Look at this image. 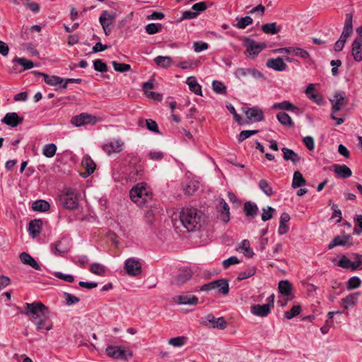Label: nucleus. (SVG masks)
I'll use <instances>...</instances> for the list:
<instances>
[{"instance_id":"nucleus-15","label":"nucleus","mask_w":362,"mask_h":362,"mask_svg":"<svg viewBox=\"0 0 362 362\" xmlns=\"http://www.w3.org/2000/svg\"><path fill=\"white\" fill-rule=\"evenodd\" d=\"M351 236L350 235H344L342 236H336L328 245V249L331 250L336 246H351Z\"/></svg>"},{"instance_id":"nucleus-35","label":"nucleus","mask_w":362,"mask_h":362,"mask_svg":"<svg viewBox=\"0 0 362 362\" xmlns=\"http://www.w3.org/2000/svg\"><path fill=\"white\" fill-rule=\"evenodd\" d=\"M272 109L274 110H287V111H298L299 109L298 107L290 103L289 101L284 100L281 103H276L272 105Z\"/></svg>"},{"instance_id":"nucleus-23","label":"nucleus","mask_w":362,"mask_h":362,"mask_svg":"<svg viewBox=\"0 0 362 362\" xmlns=\"http://www.w3.org/2000/svg\"><path fill=\"white\" fill-rule=\"evenodd\" d=\"M243 212L245 213L247 219L251 220L256 217L259 209L257 205L251 201H247L243 206Z\"/></svg>"},{"instance_id":"nucleus-44","label":"nucleus","mask_w":362,"mask_h":362,"mask_svg":"<svg viewBox=\"0 0 362 362\" xmlns=\"http://www.w3.org/2000/svg\"><path fill=\"white\" fill-rule=\"evenodd\" d=\"M57 151V146L54 144H45L42 149V154L47 158H52Z\"/></svg>"},{"instance_id":"nucleus-11","label":"nucleus","mask_w":362,"mask_h":362,"mask_svg":"<svg viewBox=\"0 0 362 362\" xmlns=\"http://www.w3.org/2000/svg\"><path fill=\"white\" fill-rule=\"evenodd\" d=\"M234 75L238 78H243L247 76H250L255 79L264 80V75L257 69L254 68H238Z\"/></svg>"},{"instance_id":"nucleus-38","label":"nucleus","mask_w":362,"mask_h":362,"mask_svg":"<svg viewBox=\"0 0 362 362\" xmlns=\"http://www.w3.org/2000/svg\"><path fill=\"white\" fill-rule=\"evenodd\" d=\"M44 81L49 86H59L58 88H59L64 83V78L59 76L48 74L44 75Z\"/></svg>"},{"instance_id":"nucleus-55","label":"nucleus","mask_w":362,"mask_h":362,"mask_svg":"<svg viewBox=\"0 0 362 362\" xmlns=\"http://www.w3.org/2000/svg\"><path fill=\"white\" fill-rule=\"evenodd\" d=\"M361 281L358 276H352L347 281V289L352 290L354 288H357L361 286Z\"/></svg>"},{"instance_id":"nucleus-3","label":"nucleus","mask_w":362,"mask_h":362,"mask_svg":"<svg viewBox=\"0 0 362 362\" xmlns=\"http://www.w3.org/2000/svg\"><path fill=\"white\" fill-rule=\"evenodd\" d=\"M152 194L147 189V184L140 182L132 188L129 192V197L132 202L143 206L148 199H151Z\"/></svg>"},{"instance_id":"nucleus-29","label":"nucleus","mask_w":362,"mask_h":362,"mask_svg":"<svg viewBox=\"0 0 362 362\" xmlns=\"http://www.w3.org/2000/svg\"><path fill=\"white\" fill-rule=\"evenodd\" d=\"M42 221L40 219H34L30 221L28 231L33 238H35L41 233Z\"/></svg>"},{"instance_id":"nucleus-51","label":"nucleus","mask_w":362,"mask_h":362,"mask_svg":"<svg viewBox=\"0 0 362 362\" xmlns=\"http://www.w3.org/2000/svg\"><path fill=\"white\" fill-rule=\"evenodd\" d=\"M301 311V307L300 305H293L291 310L284 312V317L287 320H291L293 317L300 314Z\"/></svg>"},{"instance_id":"nucleus-57","label":"nucleus","mask_w":362,"mask_h":362,"mask_svg":"<svg viewBox=\"0 0 362 362\" xmlns=\"http://www.w3.org/2000/svg\"><path fill=\"white\" fill-rule=\"evenodd\" d=\"M252 18L250 16L242 17L238 19L237 27L240 29H245L247 25L252 23Z\"/></svg>"},{"instance_id":"nucleus-32","label":"nucleus","mask_w":362,"mask_h":362,"mask_svg":"<svg viewBox=\"0 0 362 362\" xmlns=\"http://www.w3.org/2000/svg\"><path fill=\"white\" fill-rule=\"evenodd\" d=\"M192 272L190 269H184L180 272L174 280V284L177 286L184 284L187 281L192 278Z\"/></svg>"},{"instance_id":"nucleus-43","label":"nucleus","mask_w":362,"mask_h":362,"mask_svg":"<svg viewBox=\"0 0 362 362\" xmlns=\"http://www.w3.org/2000/svg\"><path fill=\"white\" fill-rule=\"evenodd\" d=\"M258 186L262 192L267 196L270 197L274 194L272 187L266 180H260Z\"/></svg>"},{"instance_id":"nucleus-18","label":"nucleus","mask_w":362,"mask_h":362,"mask_svg":"<svg viewBox=\"0 0 362 362\" xmlns=\"http://www.w3.org/2000/svg\"><path fill=\"white\" fill-rule=\"evenodd\" d=\"M245 113L252 122H260L264 119L263 112L257 107H248L245 110Z\"/></svg>"},{"instance_id":"nucleus-28","label":"nucleus","mask_w":362,"mask_h":362,"mask_svg":"<svg viewBox=\"0 0 362 362\" xmlns=\"http://www.w3.org/2000/svg\"><path fill=\"white\" fill-rule=\"evenodd\" d=\"M20 259L22 263L27 264L33 267V269L40 271L41 267L37 262V261L28 253L23 252L20 254Z\"/></svg>"},{"instance_id":"nucleus-36","label":"nucleus","mask_w":362,"mask_h":362,"mask_svg":"<svg viewBox=\"0 0 362 362\" xmlns=\"http://www.w3.org/2000/svg\"><path fill=\"white\" fill-rule=\"evenodd\" d=\"M177 301L179 304L194 305L198 303L199 299L194 295L178 296Z\"/></svg>"},{"instance_id":"nucleus-34","label":"nucleus","mask_w":362,"mask_h":362,"mask_svg":"<svg viewBox=\"0 0 362 362\" xmlns=\"http://www.w3.org/2000/svg\"><path fill=\"white\" fill-rule=\"evenodd\" d=\"M31 208L35 211L45 212L49 209L50 204L46 200L38 199L33 202Z\"/></svg>"},{"instance_id":"nucleus-6","label":"nucleus","mask_w":362,"mask_h":362,"mask_svg":"<svg viewBox=\"0 0 362 362\" xmlns=\"http://www.w3.org/2000/svg\"><path fill=\"white\" fill-rule=\"evenodd\" d=\"M59 202L65 209L69 210H74L78 206V197L71 189H66L59 196Z\"/></svg>"},{"instance_id":"nucleus-20","label":"nucleus","mask_w":362,"mask_h":362,"mask_svg":"<svg viewBox=\"0 0 362 362\" xmlns=\"http://www.w3.org/2000/svg\"><path fill=\"white\" fill-rule=\"evenodd\" d=\"M250 312L258 317H267L271 313L270 303L253 305L251 306Z\"/></svg>"},{"instance_id":"nucleus-41","label":"nucleus","mask_w":362,"mask_h":362,"mask_svg":"<svg viewBox=\"0 0 362 362\" xmlns=\"http://www.w3.org/2000/svg\"><path fill=\"white\" fill-rule=\"evenodd\" d=\"M278 121L284 126H288L289 127H293L294 123L292 121L291 117L284 112H280L276 115Z\"/></svg>"},{"instance_id":"nucleus-59","label":"nucleus","mask_w":362,"mask_h":362,"mask_svg":"<svg viewBox=\"0 0 362 362\" xmlns=\"http://www.w3.org/2000/svg\"><path fill=\"white\" fill-rule=\"evenodd\" d=\"M187 341V337H177L174 338H171L168 344L175 346V347H180L182 346L185 344Z\"/></svg>"},{"instance_id":"nucleus-8","label":"nucleus","mask_w":362,"mask_h":362,"mask_svg":"<svg viewBox=\"0 0 362 362\" xmlns=\"http://www.w3.org/2000/svg\"><path fill=\"white\" fill-rule=\"evenodd\" d=\"M332 104V112L335 113L341 110L343 107L348 105L349 100L345 92L342 90H337L334 92L333 98L329 100Z\"/></svg>"},{"instance_id":"nucleus-14","label":"nucleus","mask_w":362,"mask_h":362,"mask_svg":"<svg viewBox=\"0 0 362 362\" xmlns=\"http://www.w3.org/2000/svg\"><path fill=\"white\" fill-rule=\"evenodd\" d=\"M353 33V15L346 13L343 31L339 37V40L346 42L347 38Z\"/></svg>"},{"instance_id":"nucleus-22","label":"nucleus","mask_w":362,"mask_h":362,"mask_svg":"<svg viewBox=\"0 0 362 362\" xmlns=\"http://www.w3.org/2000/svg\"><path fill=\"white\" fill-rule=\"evenodd\" d=\"M352 55L356 62L362 61V37H356L352 42Z\"/></svg>"},{"instance_id":"nucleus-60","label":"nucleus","mask_w":362,"mask_h":362,"mask_svg":"<svg viewBox=\"0 0 362 362\" xmlns=\"http://www.w3.org/2000/svg\"><path fill=\"white\" fill-rule=\"evenodd\" d=\"M329 205H331L332 209L333 211L332 218H336L337 217V218H338L337 220V223L341 222V221L342 220L341 211L338 208L337 204H334V203L332 204V201L330 200L329 202Z\"/></svg>"},{"instance_id":"nucleus-7","label":"nucleus","mask_w":362,"mask_h":362,"mask_svg":"<svg viewBox=\"0 0 362 362\" xmlns=\"http://www.w3.org/2000/svg\"><path fill=\"white\" fill-rule=\"evenodd\" d=\"M243 45L246 47L245 54L248 57H254L266 47L265 43H257L248 37H244Z\"/></svg>"},{"instance_id":"nucleus-13","label":"nucleus","mask_w":362,"mask_h":362,"mask_svg":"<svg viewBox=\"0 0 362 362\" xmlns=\"http://www.w3.org/2000/svg\"><path fill=\"white\" fill-rule=\"evenodd\" d=\"M202 324L206 326L211 325L213 328H219L221 329H224L227 326V322L223 317L216 318L212 314H209L202 319Z\"/></svg>"},{"instance_id":"nucleus-45","label":"nucleus","mask_w":362,"mask_h":362,"mask_svg":"<svg viewBox=\"0 0 362 362\" xmlns=\"http://www.w3.org/2000/svg\"><path fill=\"white\" fill-rule=\"evenodd\" d=\"M62 240H57L53 245H52V251L54 255L60 256L67 252L66 247H62Z\"/></svg>"},{"instance_id":"nucleus-16","label":"nucleus","mask_w":362,"mask_h":362,"mask_svg":"<svg viewBox=\"0 0 362 362\" xmlns=\"http://www.w3.org/2000/svg\"><path fill=\"white\" fill-rule=\"evenodd\" d=\"M1 122L11 127H16L23 122V117H19L16 112H8Z\"/></svg>"},{"instance_id":"nucleus-4","label":"nucleus","mask_w":362,"mask_h":362,"mask_svg":"<svg viewBox=\"0 0 362 362\" xmlns=\"http://www.w3.org/2000/svg\"><path fill=\"white\" fill-rule=\"evenodd\" d=\"M141 158L137 153L131 152L127 154L124 158V163L128 165L132 170L129 173L131 179H140L144 174V168L140 164Z\"/></svg>"},{"instance_id":"nucleus-12","label":"nucleus","mask_w":362,"mask_h":362,"mask_svg":"<svg viewBox=\"0 0 362 362\" xmlns=\"http://www.w3.org/2000/svg\"><path fill=\"white\" fill-rule=\"evenodd\" d=\"M95 122L96 117L86 112L74 116L71 119V123L76 127H81L85 124H94Z\"/></svg>"},{"instance_id":"nucleus-53","label":"nucleus","mask_w":362,"mask_h":362,"mask_svg":"<svg viewBox=\"0 0 362 362\" xmlns=\"http://www.w3.org/2000/svg\"><path fill=\"white\" fill-rule=\"evenodd\" d=\"M259 130H243L238 136V141L239 143H241L251 136L257 134Z\"/></svg>"},{"instance_id":"nucleus-61","label":"nucleus","mask_w":362,"mask_h":362,"mask_svg":"<svg viewBox=\"0 0 362 362\" xmlns=\"http://www.w3.org/2000/svg\"><path fill=\"white\" fill-rule=\"evenodd\" d=\"M90 271L97 275H103L105 273V267L97 262L93 263L90 267Z\"/></svg>"},{"instance_id":"nucleus-5","label":"nucleus","mask_w":362,"mask_h":362,"mask_svg":"<svg viewBox=\"0 0 362 362\" xmlns=\"http://www.w3.org/2000/svg\"><path fill=\"white\" fill-rule=\"evenodd\" d=\"M218 289V293L226 296L229 293V284L227 279H220L212 281L202 286L200 291H209L214 289Z\"/></svg>"},{"instance_id":"nucleus-63","label":"nucleus","mask_w":362,"mask_h":362,"mask_svg":"<svg viewBox=\"0 0 362 362\" xmlns=\"http://www.w3.org/2000/svg\"><path fill=\"white\" fill-rule=\"evenodd\" d=\"M146 128L151 132L160 134L158 124L156 121L152 119H146Z\"/></svg>"},{"instance_id":"nucleus-24","label":"nucleus","mask_w":362,"mask_h":362,"mask_svg":"<svg viewBox=\"0 0 362 362\" xmlns=\"http://www.w3.org/2000/svg\"><path fill=\"white\" fill-rule=\"evenodd\" d=\"M305 93L309 99H310L317 105H323L324 98L322 95L318 94L315 92L314 85L313 83H310L307 86Z\"/></svg>"},{"instance_id":"nucleus-31","label":"nucleus","mask_w":362,"mask_h":362,"mask_svg":"<svg viewBox=\"0 0 362 362\" xmlns=\"http://www.w3.org/2000/svg\"><path fill=\"white\" fill-rule=\"evenodd\" d=\"M189 90L197 95H202V86L198 83L196 77L189 76L186 80Z\"/></svg>"},{"instance_id":"nucleus-2","label":"nucleus","mask_w":362,"mask_h":362,"mask_svg":"<svg viewBox=\"0 0 362 362\" xmlns=\"http://www.w3.org/2000/svg\"><path fill=\"white\" fill-rule=\"evenodd\" d=\"M181 224L188 232L195 231L201 227L202 216L194 207H185L179 214Z\"/></svg>"},{"instance_id":"nucleus-37","label":"nucleus","mask_w":362,"mask_h":362,"mask_svg":"<svg viewBox=\"0 0 362 362\" xmlns=\"http://www.w3.org/2000/svg\"><path fill=\"white\" fill-rule=\"evenodd\" d=\"M292 284L288 280H281L279 282L278 289L279 292L284 296H288L291 293Z\"/></svg>"},{"instance_id":"nucleus-39","label":"nucleus","mask_w":362,"mask_h":362,"mask_svg":"<svg viewBox=\"0 0 362 362\" xmlns=\"http://www.w3.org/2000/svg\"><path fill=\"white\" fill-rule=\"evenodd\" d=\"M154 62L157 66L167 69L172 65L173 60L172 58L169 56H158L154 59Z\"/></svg>"},{"instance_id":"nucleus-9","label":"nucleus","mask_w":362,"mask_h":362,"mask_svg":"<svg viewBox=\"0 0 362 362\" xmlns=\"http://www.w3.org/2000/svg\"><path fill=\"white\" fill-rule=\"evenodd\" d=\"M124 269L127 275L136 276L141 274L142 267L141 262L135 257H129L124 262Z\"/></svg>"},{"instance_id":"nucleus-42","label":"nucleus","mask_w":362,"mask_h":362,"mask_svg":"<svg viewBox=\"0 0 362 362\" xmlns=\"http://www.w3.org/2000/svg\"><path fill=\"white\" fill-rule=\"evenodd\" d=\"M262 30L267 34L274 35L281 30V26H277L276 23H265L262 25Z\"/></svg>"},{"instance_id":"nucleus-52","label":"nucleus","mask_w":362,"mask_h":362,"mask_svg":"<svg viewBox=\"0 0 362 362\" xmlns=\"http://www.w3.org/2000/svg\"><path fill=\"white\" fill-rule=\"evenodd\" d=\"M240 247L244 250V255L247 257H252L255 255L252 250L250 247V241L248 240H243L241 242Z\"/></svg>"},{"instance_id":"nucleus-33","label":"nucleus","mask_w":362,"mask_h":362,"mask_svg":"<svg viewBox=\"0 0 362 362\" xmlns=\"http://www.w3.org/2000/svg\"><path fill=\"white\" fill-rule=\"evenodd\" d=\"M117 14L115 12L105 10L99 17L100 23L111 25L115 20Z\"/></svg>"},{"instance_id":"nucleus-21","label":"nucleus","mask_w":362,"mask_h":362,"mask_svg":"<svg viewBox=\"0 0 362 362\" xmlns=\"http://www.w3.org/2000/svg\"><path fill=\"white\" fill-rule=\"evenodd\" d=\"M81 165L86 170V172L83 174V177H87L93 174L96 168L95 163L88 155L83 157Z\"/></svg>"},{"instance_id":"nucleus-25","label":"nucleus","mask_w":362,"mask_h":362,"mask_svg":"<svg viewBox=\"0 0 362 362\" xmlns=\"http://www.w3.org/2000/svg\"><path fill=\"white\" fill-rule=\"evenodd\" d=\"M281 151L284 160H291L293 165H297L301 160V157L292 149L284 147Z\"/></svg>"},{"instance_id":"nucleus-47","label":"nucleus","mask_w":362,"mask_h":362,"mask_svg":"<svg viewBox=\"0 0 362 362\" xmlns=\"http://www.w3.org/2000/svg\"><path fill=\"white\" fill-rule=\"evenodd\" d=\"M220 207L221 208V211H222V220L223 221H224L225 223H227L230 220V212H229V206L228 205V204L225 202L224 199H221V201L220 202Z\"/></svg>"},{"instance_id":"nucleus-19","label":"nucleus","mask_w":362,"mask_h":362,"mask_svg":"<svg viewBox=\"0 0 362 362\" xmlns=\"http://www.w3.org/2000/svg\"><path fill=\"white\" fill-rule=\"evenodd\" d=\"M124 145V142L120 139H117L112 141H110L107 144H105L103 145V150L108 155H110L112 153H119L122 151V146Z\"/></svg>"},{"instance_id":"nucleus-58","label":"nucleus","mask_w":362,"mask_h":362,"mask_svg":"<svg viewBox=\"0 0 362 362\" xmlns=\"http://www.w3.org/2000/svg\"><path fill=\"white\" fill-rule=\"evenodd\" d=\"M161 29V24L159 23H149L148 24L146 28V32L148 35H154L157 33H158Z\"/></svg>"},{"instance_id":"nucleus-40","label":"nucleus","mask_w":362,"mask_h":362,"mask_svg":"<svg viewBox=\"0 0 362 362\" xmlns=\"http://www.w3.org/2000/svg\"><path fill=\"white\" fill-rule=\"evenodd\" d=\"M306 184V180L299 171H295L293 173L292 187L293 188H299Z\"/></svg>"},{"instance_id":"nucleus-27","label":"nucleus","mask_w":362,"mask_h":362,"mask_svg":"<svg viewBox=\"0 0 362 362\" xmlns=\"http://www.w3.org/2000/svg\"><path fill=\"white\" fill-rule=\"evenodd\" d=\"M359 292L354 293L346 296L341 300V305L345 309L356 305L358 300Z\"/></svg>"},{"instance_id":"nucleus-17","label":"nucleus","mask_w":362,"mask_h":362,"mask_svg":"<svg viewBox=\"0 0 362 362\" xmlns=\"http://www.w3.org/2000/svg\"><path fill=\"white\" fill-rule=\"evenodd\" d=\"M266 66L276 71H285L288 66L284 62L281 57H277L276 58H270L267 59Z\"/></svg>"},{"instance_id":"nucleus-48","label":"nucleus","mask_w":362,"mask_h":362,"mask_svg":"<svg viewBox=\"0 0 362 362\" xmlns=\"http://www.w3.org/2000/svg\"><path fill=\"white\" fill-rule=\"evenodd\" d=\"M337 266L344 269H351L352 270H356L353 262H351L345 255H342L340 259L337 262Z\"/></svg>"},{"instance_id":"nucleus-46","label":"nucleus","mask_w":362,"mask_h":362,"mask_svg":"<svg viewBox=\"0 0 362 362\" xmlns=\"http://www.w3.org/2000/svg\"><path fill=\"white\" fill-rule=\"evenodd\" d=\"M13 62H17L21 66H23L24 70L30 69L34 67V63L33 61L23 57L19 58L16 57L13 59Z\"/></svg>"},{"instance_id":"nucleus-49","label":"nucleus","mask_w":362,"mask_h":362,"mask_svg":"<svg viewBox=\"0 0 362 362\" xmlns=\"http://www.w3.org/2000/svg\"><path fill=\"white\" fill-rule=\"evenodd\" d=\"M257 268L255 267H251L247 268L246 270L243 271L238 274L237 277L238 280H244L250 276H252L256 273Z\"/></svg>"},{"instance_id":"nucleus-62","label":"nucleus","mask_w":362,"mask_h":362,"mask_svg":"<svg viewBox=\"0 0 362 362\" xmlns=\"http://www.w3.org/2000/svg\"><path fill=\"white\" fill-rule=\"evenodd\" d=\"M274 209L272 206H267L262 209V220L267 221L272 218Z\"/></svg>"},{"instance_id":"nucleus-26","label":"nucleus","mask_w":362,"mask_h":362,"mask_svg":"<svg viewBox=\"0 0 362 362\" xmlns=\"http://www.w3.org/2000/svg\"><path fill=\"white\" fill-rule=\"evenodd\" d=\"M332 170L341 178H349L352 175V171L346 165L334 164Z\"/></svg>"},{"instance_id":"nucleus-56","label":"nucleus","mask_w":362,"mask_h":362,"mask_svg":"<svg viewBox=\"0 0 362 362\" xmlns=\"http://www.w3.org/2000/svg\"><path fill=\"white\" fill-rule=\"evenodd\" d=\"M115 71L117 72H125L131 69V66L127 64L119 63L115 61L112 62Z\"/></svg>"},{"instance_id":"nucleus-54","label":"nucleus","mask_w":362,"mask_h":362,"mask_svg":"<svg viewBox=\"0 0 362 362\" xmlns=\"http://www.w3.org/2000/svg\"><path fill=\"white\" fill-rule=\"evenodd\" d=\"M93 68L98 72L105 73L107 71V64L100 59L93 61Z\"/></svg>"},{"instance_id":"nucleus-1","label":"nucleus","mask_w":362,"mask_h":362,"mask_svg":"<svg viewBox=\"0 0 362 362\" xmlns=\"http://www.w3.org/2000/svg\"><path fill=\"white\" fill-rule=\"evenodd\" d=\"M25 315L31 322L36 325V330L41 332L43 329L49 331L52 329V323L48 325L49 308L40 301H35L25 305V310L22 313Z\"/></svg>"},{"instance_id":"nucleus-50","label":"nucleus","mask_w":362,"mask_h":362,"mask_svg":"<svg viewBox=\"0 0 362 362\" xmlns=\"http://www.w3.org/2000/svg\"><path fill=\"white\" fill-rule=\"evenodd\" d=\"M212 89L217 94H226V86L219 81H214L212 82Z\"/></svg>"},{"instance_id":"nucleus-10","label":"nucleus","mask_w":362,"mask_h":362,"mask_svg":"<svg viewBox=\"0 0 362 362\" xmlns=\"http://www.w3.org/2000/svg\"><path fill=\"white\" fill-rule=\"evenodd\" d=\"M106 354L111 358L120 360H127L132 357L131 351H127L117 346H109L105 350Z\"/></svg>"},{"instance_id":"nucleus-64","label":"nucleus","mask_w":362,"mask_h":362,"mask_svg":"<svg viewBox=\"0 0 362 362\" xmlns=\"http://www.w3.org/2000/svg\"><path fill=\"white\" fill-rule=\"evenodd\" d=\"M209 48L208 43L203 41H196L193 43V49L195 52H201Z\"/></svg>"},{"instance_id":"nucleus-30","label":"nucleus","mask_w":362,"mask_h":362,"mask_svg":"<svg viewBox=\"0 0 362 362\" xmlns=\"http://www.w3.org/2000/svg\"><path fill=\"white\" fill-rule=\"evenodd\" d=\"M291 219L290 215L288 213H283L280 216L279 226L278 233L279 235H284L289 230L288 223Z\"/></svg>"}]
</instances>
